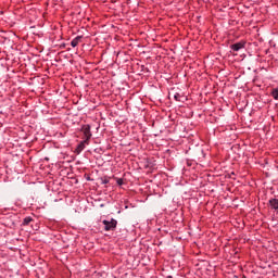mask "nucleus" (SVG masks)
I'll return each mask as SVG.
<instances>
[{
    "mask_svg": "<svg viewBox=\"0 0 278 278\" xmlns=\"http://www.w3.org/2000/svg\"><path fill=\"white\" fill-rule=\"evenodd\" d=\"M102 223L104 225L105 231H114V229H116V225H118V222L114 218H112L111 220L104 219Z\"/></svg>",
    "mask_w": 278,
    "mask_h": 278,
    "instance_id": "f257e3e1",
    "label": "nucleus"
},
{
    "mask_svg": "<svg viewBox=\"0 0 278 278\" xmlns=\"http://www.w3.org/2000/svg\"><path fill=\"white\" fill-rule=\"evenodd\" d=\"M81 131L86 138L85 142H89L90 138H92V132H90V125L83 126Z\"/></svg>",
    "mask_w": 278,
    "mask_h": 278,
    "instance_id": "f03ea898",
    "label": "nucleus"
},
{
    "mask_svg": "<svg viewBox=\"0 0 278 278\" xmlns=\"http://www.w3.org/2000/svg\"><path fill=\"white\" fill-rule=\"evenodd\" d=\"M230 49L232 51H240V49H244V42L240 41V42L233 43L230 46Z\"/></svg>",
    "mask_w": 278,
    "mask_h": 278,
    "instance_id": "7ed1b4c3",
    "label": "nucleus"
},
{
    "mask_svg": "<svg viewBox=\"0 0 278 278\" xmlns=\"http://www.w3.org/2000/svg\"><path fill=\"white\" fill-rule=\"evenodd\" d=\"M269 205H270L271 210H278V199L269 200Z\"/></svg>",
    "mask_w": 278,
    "mask_h": 278,
    "instance_id": "20e7f679",
    "label": "nucleus"
},
{
    "mask_svg": "<svg viewBox=\"0 0 278 278\" xmlns=\"http://www.w3.org/2000/svg\"><path fill=\"white\" fill-rule=\"evenodd\" d=\"M80 42H81V36H77L72 40L71 45L72 47H77V45H79Z\"/></svg>",
    "mask_w": 278,
    "mask_h": 278,
    "instance_id": "39448f33",
    "label": "nucleus"
},
{
    "mask_svg": "<svg viewBox=\"0 0 278 278\" xmlns=\"http://www.w3.org/2000/svg\"><path fill=\"white\" fill-rule=\"evenodd\" d=\"M86 144H88V142H86V140H84L83 142H80L77 147V151L78 153H81V151H84V149H86Z\"/></svg>",
    "mask_w": 278,
    "mask_h": 278,
    "instance_id": "423d86ee",
    "label": "nucleus"
},
{
    "mask_svg": "<svg viewBox=\"0 0 278 278\" xmlns=\"http://www.w3.org/2000/svg\"><path fill=\"white\" fill-rule=\"evenodd\" d=\"M174 99H175V101H184V97L179 93H175Z\"/></svg>",
    "mask_w": 278,
    "mask_h": 278,
    "instance_id": "0eeeda50",
    "label": "nucleus"
},
{
    "mask_svg": "<svg viewBox=\"0 0 278 278\" xmlns=\"http://www.w3.org/2000/svg\"><path fill=\"white\" fill-rule=\"evenodd\" d=\"M31 220H34L31 217H25L23 220V225L27 226L29 225V223H31Z\"/></svg>",
    "mask_w": 278,
    "mask_h": 278,
    "instance_id": "6e6552de",
    "label": "nucleus"
},
{
    "mask_svg": "<svg viewBox=\"0 0 278 278\" xmlns=\"http://www.w3.org/2000/svg\"><path fill=\"white\" fill-rule=\"evenodd\" d=\"M271 96L274 97V99H276V101H278V89H274Z\"/></svg>",
    "mask_w": 278,
    "mask_h": 278,
    "instance_id": "1a4fd4ad",
    "label": "nucleus"
},
{
    "mask_svg": "<svg viewBox=\"0 0 278 278\" xmlns=\"http://www.w3.org/2000/svg\"><path fill=\"white\" fill-rule=\"evenodd\" d=\"M117 186H123V179L122 178L117 179Z\"/></svg>",
    "mask_w": 278,
    "mask_h": 278,
    "instance_id": "9d476101",
    "label": "nucleus"
},
{
    "mask_svg": "<svg viewBox=\"0 0 278 278\" xmlns=\"http://www.w3.org/2000/svg\"><path fill=\"white\" fill-rule=\"evenodd\" d=\"M103 184H110V180L109 179H104Z\"/></svg>",
    "mask_w": 278,
    "mask_h": 278,
    "instance_id": "9b49d317",
    "label": "nucleus"
}]
</instances>
